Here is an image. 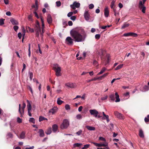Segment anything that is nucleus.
<instances>
[{"label":"nucleus","mask_w":149,"mask_h":149,"mask_svg":"<svg viewBox=\"0 0 149 149\" xmlns=\"http://www.w3.org/2000/svg\"><path fill=\"white\" fill-rule=\"evenodd\" d=\"M71 35L75 42H77L83 41L86 37V33L84 31L80 33L76 31H74L71 33Z\"/></svg>","instance_id":"nucleus-1"},{"label":"nucleus","mask_w":149,"mask_h":149,"mask_svg":"<svg viewBox=\"0 0 149 149\" xmlns=\"http://www.w3.org/2000/svg\"><path fill=\"white\" fill-rule=\"evenodd\" d=\"M41 20L42 23V31L41 30L39 26V24L38 22L35 25V31L36 32V34L38 36H39L40 34L41 35V36H42V34L44 33V28L45 27V24L44 21L42 18L41 17Z\"/></svg>","instance_id":"nucleus-2"},{"label":"nucleus","mask_w":149,"mask_h":149,"mask_svg":"<svg viewBox=\"0 0 149 149\" xmlns=\"http://www.w3.org/2000/svg\"><path fill=\"white\" fill-rule=\"evenodd\" d=\"M53 68L56 72V76L58 77L61 76V67L58 64H55L54 65Z\"/></svg>","instance_id":"nucleus-3"},{"label":"nucleus","mask_w":149,"mask_h":149,"mask_svg":"<svg viewBox=\"0 0 149 149\" xmlns=\"http://www.w3.org/2000/svg\"><path fill=\"white\" fill-rule=\"evenodd\" d=\"M84 17L85 20L87 22H92L93 20V19H91L90 14L88 11H85L84 14Z\"/></svg>","instance_id":"nucleus-4"},{"label":"nucleus","mask_w":149,"mask_h":149,"mask_svg":"<svg viewBox=\"0 0 149 149\" xmlns=\"http://www.w3.org/2000/svg\"><path fill=\"white\" fill-rule=\"evenodd\" d=\"M69 125V121L67 119H65L61 125V129H65L67 128Z\"/></svg>","instance_id":"nucleus-5"},{"label":"nucleus","mask_w":149,"mask_h":149,"mask_svg":"<svg viewBox=\"0 0 149 149\" xmlns=\"http://www.w3.org/2000/svg\"><path fill=\"white\" fill-rule=\"evenodd\" d=\"M73 40L70 37H68L65 39L66 43L68 45H72L73 44Z\"/></svg>","instance_id":"nucleus-6"},{"label":"nucleus","mask_w":149,"mask_h":149,"mask_svg":"<svg viewBox=\"0 0 149 149\" xmlns=\"http://www.w3.org/2000/svg\"><path fill=\"white\" fill-rule=\"evenodd\" d=\"M114 114L117 118L119 119H123L124 118V117L123 115L117 111H115L114 112Z\"/></svg>","instance_id":"nucleus-7"},{"label":"nucleus","mask_w":149,"mask_h":149,"mask_svg":"<svg viewBox=\"0 0 149 149\" xmlns=\"http://www.w3.org/2000/svg\"><path fill=\"white\" fill-rule=\"evenodd\" d=\"M80 6V3L77 2H74L73 4L71 5L70 6L73 10L75 9L76 8H79Z\"/></svg>","instance_id":"nucleus-8"},{"label":"nucleus","mask_w":149,"mask_h":149,"mask_svg":"<svg viewBox=\"0 0 149 149\" xmlns=\"http://www.w3.org/2000/svg\"><path fill=\"white\" fill-rule=\"evenodd\" d=\"M89 112L91 115H93L96 118L97 117V115L99 114L98 111L95 109L90 110Z\"/></svg>","instance_id":"nucleus-9"},{"label":"nucleus","mask_w":149,"mask_h":149,"mask_svg":"<svg viewBox=\"0 0 149 149\" xmlns=\"http://www.w3.org/2000/svg\"><path fill=\"white\" fill-rule=\"evenodd\" d=\"M27 107L28 109V114L30 116H32L30 112V111L31 110V104L28 100H27Z\"/></svg>","instance_id":"nucleus-10"},{"label":"nucleus","mask_w":149,"mask_h":149,"mask_svg":"<svg viewBox=\"0 0 149 149\" xmlns=\"http://www.w3.org/2000/svg\"><path fill=\"white\" fill-rule=\"evenodd\" d=\"M123 36L125 37L132 36L133 37H136L137 36V34L135 33L129 32L128 33H124L123 34Z\"/></svg>","instance_id":"nucleus-11"},{"label":"nucleus","mask_w":149,"mask_h":149,"mask_svg":"<svg viewBox=\"0 0 149 149\" xmlns=\"http://www.w3.org/2000/svg\"><path fill=\"white\" fill-rule=\"evenodd\" d=\"M65 86L67 87L71 88H75L77 86L76 84L72 83H68L65 84Z\"/></svg>","instance_id":"nucleus-12"},{"label":"nucleus","mask_w":149,"mask_h":149,"mask_svg":"<svg viewBox=\"0 0 149 149\" xmlns=\"http://www.w3.org/2000/svg\"><path fill=\"white\" fill-rule=\"evenodd\" d=\"M104 15L106 17H108L109 15V11L108 9V7L107 6L105 7L104 9Z\"/></svg>","instance_id":"nucleus-13"},{"label":"nucleus","mask_w":149,"mask_h":149,"mask_svg":"<svg viewBox=\"0 0 149 149\" xmlns=\"http://www.w3.org/2000/svg\"><path fill=\"white\" fill-rule=\"evenodd\" d=\"M58 109L57 107H54L50 109L49 110V112L51 113L52 114H53L58 111Z\"/></svg>","instance_id":"nucleus-14"},{"label":"nucleus","mask_w":149,"mask_h":149,"mask_svg":"<svg viewBox=\"0 0 149 149\" xmlns=\"http://www.w3.org/2000/svg\"><path fill=\"white\" fill-rule=\"evenodd\" d=\"M47 21L49 24L52 23V19L51 15L50 14H48L47 17Z\"/></svg>","instance_id":"nucleus-15"},{"label":"nucleus","mask_w":149,"mask_h":149,"mask_svg":"<svg viewBox=\"0 0 149 149\" xmlns=\"http://www.w3.org/2000/svg\"><path fill=\"white\" fill-rule=\"evenodd\" d=\"M10 21L13 25H17L19 24L18 22L13 18L11 19L10 20Z\"/></svg>","instance_id":"nucleus-16"},{"label":"nucleus","mask_w":149,"mask_h":149,"mask_svg":"<svg viewBox=\"0 0 149 149\" xmlns=\"http://www.w3.org/2000/svg\"><path fill=\"white\" fill-rule=\"evenodd\" d=\"M52 128L53 132H55L58 129V127L57 125L54 124L52 125Z\"/></svg>","instance_id":"nucleus-17"},{"label":"nucleus","mask_w":149,"mask_h":149,"mask_svg":"<svg viewBox=\"0 0 149 149\" xmlns=\"http://www.w3.org/2000/svg\"><path fill=\"white\" fill-rule=\"evenodd\" d=\"M139 135L141 138L144 137L143 132L141 129H140L139 130Z\"/></svg>","instance_id":"nucleus-18"},{"label":"nucleus","mask_w":149,"mask_h":149,"mask_svg":"<svg viewBox=\"0 0 149 149\" xmlns=\"http://www.w3.org/2000/svg\"><path fill=\"white\" fill-rule=\"evenodd\" d=\"M39 136L40 137H43L44 136V133L43 130L42 129H40L39 132Z\"/></svg>","instance_id":"nucleus-19"},{"label":"nucleus","mask_w":149,"mask_h":149,"mask_svg":"<svg viewBox=\"0 0 149 149\" xmlns=\"http://www.w3.org/2000/svg\"><path fill=\"white\" fill-rule=\"evenodd\" d=\"M25 132L23 131L20 134L19 138L21 139H24L25 137Z\"/></svg>","instance_id":"nucleus-20"},{"label":"nucleus","mask_w":149,"mask_h":149,"mask_svg":"<svg viewBox=\"0 0 149 149\" xmlns=\"http://www.w3.org/2000/svg\"><path fill=\"white\" fill-rule=\"evenodd\" d=\"M52 128L51 127L48 128L46 131L45 133L47 134H51L52 132Z\"/></svg>","instance_id":"nucleus-21"},{"label":"nucleus","mask_w":149,"mask_h":149,"mask_svg":"<svg viewBox=\"0 0 149 149\" xmlns=\"http://www.w3.org/2000/svg\"><path fill=\"white\" fill-rule=\"evenodd\" d=\"M116 96V100L115 102H119L120 101V99L119 98V95L118 94L117 92H116L115 93Z\"/></svg>","instance_id":"nucleus-22"},{"label":"nucleus","mask_w":149,"mask_h":149,"mask_svg":"<svg viewBox=\"0 0 149 149\" xmlns=\"http://www.w3.org/2000/svg\"><path fill=\"white\" fill-rule=\"evenodd\" d=\"M86 127L87 129L89 130H95V128L94 127L90 126H86Z\"/></svg>","instance_id":"nucleus-23"},{"label":"nucleus","mask_w":149,"mask_h":149,"mask_svg":"<svg viewBox=\"0 0 149 149\" xmlns=\"http://www.w3.org/2000/svg\"><path fill=\"white\" fill-rule=\"evenodd\" d=\"M108 143L107 142H104L103 143H100V147L107 146Z\"/></svg>","instance_id":"nucleus-24"},{"label":"nucleus","mask_w":149,"mask_h":149,"mask_svg":"<svg viewBox=\"0 0 149 149\" xmlns=\"http://www.w3.org/2000/svg\"><path fill=\"white\" fill-rule=\"evenodd\" d=\"M63 102H64L60 100V98H58L57 99V103L58 105H60Z\"/></svg>","instance_id":"nucleus-25"},{"label":"nucleus","mask_w":149,"mask_h":149,"mask_svg":"<svg viewBox=\"0 0 149 149\" xmlns=\"http://www.w3.org/2000/svg\"><path fill=\"white\" fill-rule=\"evenodd\" d=\"M82 145V143H74L73 144V146L74 148H75L76 147H80Z\"/></svg>","instance_id":"nucleus-26"},{"label":"nucleus","mask_w":149,"mask_h":149,"mask_svg":"<svg viewBox=\"0 0 149 149\" xmlns=\"http://www.w3.org/2000/svg\"><path fill=\"white\" fill-rule=\"evenodd\" d=\"M34 9L33 11H36L38 9V6H36L34 5H33L32 6V9Z\"/></svg>","instance_id":"nucleus-27"},{"label":"nucleus","mask_w":149,"mask_h":149,"mask_svg":"<svg viewBox=\"0 0 149 149\" xmlns=\"http://www.w3.org/2000/svg\"><path fill=\"white\" fill-rule=\"evenodd\" d=\"M129 26V24L127 23H125L123 25L121 29H124L125 28L128 27Z\"/></svg>","instance_id":"nucleus-28"},{"label":"nucleus","mask_w":149,"mask_h":149,"mask_svg":"<svg viewBox=\"0 0 149 149\" xmlns=\"http://www.w3.org/2000/svg\"><path fill=\"white\" fill-rule=\"evenodd\" d=\"M123 64H121L119 65L115 68V70H117L118 69L121 68L123 67Z\"/></svg>","instance_id":"nucleus-29"},{"label":"nucleus","mask_w":149,"mask_h":149,"mask_svg":"<svg viewBox=\"0 0 149 149\" xmlns=\"http://www.w3.org/2000/svg\"><path fill=\"white\" fill-rule=\"evenodd\" d=\"M47 120V118H45L44 117H43L42 116H40V117L39 118V122H40L41 121H43L44 120Z\"/></svg>","instance_id":"nucleus-30"},{"label":"nucleus","mask_w":149,"mask_h":149,"mask_svg":"<svg viewBox=\"0 0 149 149\" xmlns=\"http://www.w3.org/2000/svg\"><path fill=\"white\" fill-rule=\"evenodd\" d=\"M115 1H111V7L112 9H113V11H115V9L113 8V6L114 5Z\"/></svg>","instance_id":"nucleus-31"},{"label":"nucleus","mask_w":149,"mask_h":149,"mask_svg":"<svg viewBox=\"0 0 149 149\" xmlns=\"http://www.w3.org/2000/svg\"><path fill=\"white\" fill-rule=\"evenodd\" d=\"M109 97L111 100L114 101L115 100V96L114 94H111L109 96Z\"/></svg>","instance_id":"nucleus-32"},{"label":"nucleus","mask_w":149,"mask_h":149,"mask_svg":"<svg viewBox=\"0 0 149 149\" xmlns=\"http://www.w3.org/2000/svg\"><path fill=\"white\" fill-rule=\"evenodd\" d=\"M106 69L104 68H103L100 71L98 74V75H100L103 73L106 70Z\"/></svg>","instance_id":"nucleus-33"},{"label":"nucleus","mask_w":149,"mask_h":149,"mask_svg":"<svg viewBox=\"0 0 149 149\" xmlns=\"http://www.w3.org/2000/svg\"><path fill=\"white\" fill-rule=\"evenodd\" d=\"M106 116H108V117L107 118L106 116H104L102 117V119L103 120H104L106 119L107 120V123H109V116L108 115H106Z\"/></svg>","instance_id":"nucleus-34"},{"label":"nucleus","mask_w":149,"mask_h":149,"mask_svg":"<svg viewBox=\"0 0 149 149\" xmlns=\"http://www.w3.org/2000/svg\"><path fill=\"white\" fill-rule=\"evenodd\" d=\"M83 131L81 130H79V131L77 132L76 133L77 135L79 136L81 135Z\"/></svg>","instance_id":"nucleus-35"},{"label":"nucleus","mask_w":149,"mask_h":149,"mask_svg":"<svg viewBox=\"0 0 149 149\" xmlns=\"http://www.w3.org/2000/svg\"><path fill=\"white\" fill-rule=\"evenodd\" d=\"M65 109L67 110H70V105L68 104H66L65 106Z\"/></svg>","instance_id":"nucleus-36"},{"label":"nucleus","mask_w":149,"mask_h":149,"mask_svg":"<svg viewBox=\"0 0 149 149\" xmlns=\"http://www.w3.org/2000/svg\"><path fill=\"white\" fill-rule=\"evenodd\" d=\"M29 121L30 122L32 123H35V119L33 118H29Z\"/></svg>","instance_id":"nucleus-37"},{"label":"nucleus","mask_w":149,"mask_h":149,"mask_svg":"<svg viewBox=\"0 0 149 149\" xmlns=\"http://www.w3.org/2000/svg\"><path fill=\"white\" fill-rule=\"evenodd\" d=\"M144 3H143V2H142V1H140L139 4V8H141V7H142L143 6H144Z\"/></svg>","instance_id":"nucleus-38"},{"label":"nucleus","mask_w":149,"mask_h":149,"mask_svg":"<svg viewBox=\"0 0 149 149\" xmlns=\"http://www.w3.org/2000/svg\"><path fill=\"white\" fill-rule=\"evenodd\" d=\"M90 146L89 144H86L84 146V147L82 148V149H87V148H89Z\"/></svg>","instance_id":"nucleus-39"},{"label":"nucleus","mask_w":149,"mask_h":149,"mask_svg":"<svg viewBox=\"0 0 149 149\" xmlns=\"http://www.w3.org/2000/svg\"><path fill=\"white\" fill-rule=\"evenodd\" d=\"M144 120L146 123L149 122V115H148L145 118Z\"/></svg>","instance_id":"nucleus-40"},{"label":"nucleus","mask_w":149,"mask_h":149,"mask_svg":"<svg viewBox=\"0 0 149 149\" xmlns=\"http://www.w3.org/2000/svg\"><path fill=\"white\" fill-rule=\"evenodd\" d=\"M99 140L100 141H104V142H107L106 141V139L102 137H100L99 138Z\"/></svg>","instance_id":"nucleus-41"},{"label":"nucleus","mask_w":149,"mask_h":149,"mask_svg":"<svg viewBox=\"0 0 149 149\" xmlns=\"http://www.w3.org/2000/svg\"><path fill=\"white\" fill-rule=\"evenodd\" d=\"M76 118L77 119L80 120L82 118V116L80 114L77 115L76 116Z\"/></svg>","instance_id":"nucleus-42"},{"label":"nucleus","mask_w":149,"mask_h":149,"mask_svg":"<svg viewBox=\"0 0 149 149\" xmlns=\"http://www.w3.org/2000/svg\"><path fill=\"white\" fill-rule=\"evenodd\" d=\"M4 19H0V26L4 24Z\"/></svg>","instance_id":"nucleus-43"},{"label":"nucleus","mask_w":149,"mask_h":149,"mask_svg":"<svg viewBox=\"0 0 149 149\" xmlns=\"http://www.w3.org/2000/svg\"><path fill=\"white\" fill-rule=\"evenodd\" d=\"M139 8L142 9V11L143 13H145V10L146 9V8L145 7L143 6L141 8Z\"/></svg>","instance_id":"nucleus-44"},{"label":"nucleus","mask_w":149,"mask_h":149,"mask_svg":"<svg viewBox=\"0 0 149 149\" xmlns=\"http://www.w3.org/2000/svg\"><path fill=\"white\" fill-rule=\"evenodd\" d=\"M91 143L97 147H100V143H97L94 142H91Z\"/></svg>","instance_id":"nucleus-45"},{"label":"nucleus","mask_w":149,"mask_h":149,"mask_svg":"<svg viewBox=\"0 0 149 149\" xmlns=\"http://www.w3.org/2000/svg\"><path fill=\"white\" fill-rule=\"evenodd\" d=\"M17 122L18 123H21L22 122V119L18 117L17 118Z\"/></svg>","instance_id":"nucleus-46"},{"label":"nucleus","mask_w":149,"mask_h":149,"mask_svg":"<svg viewBox=\"0 0 149 149\" xmlns=\"http://www.w3.org/2000/svg\"><path fill=\"white\" fill-rule=\"evenodd\" d=\"M7 136L8 138H13V135L11 133L9 132L8 133Z\"/></svg>","instance_id":"nucleus-47"},{"label":"nucleus","mask_w":149,"mask_h":149,"mask_svg":"<svg viewBox=\"0 0 149 149\" xmlns=\"http://www.w3.org/2000/svg\"><path fill=\"white\" fill-rule=\"evenodd\" d=\"M73 14V12H69L67 14V16L68 17H70L72 16Z\"/></svg>","instance_id":"nucleus-48"},{"label":"nucleus","mask_w":149,"mask_h":149,"mask_svg":"<svg viewBox=\"0 0 149 149\" xmlns=\"http://www.w3.org/2000/svg\"><path fill=\"white\" fill-rule=\"evenodd\" d=\"M26 29H28L29 31L31 32H33L34 31V30L33 29H31L29 26L26 27Z\"/></svg>","instance_id":"nucleus-49"},{"label":"nucleus","mask_w":149,"mask_h":149,"mask_svg":"<svg viewBox=\"0 0 149 149\" xmlns=\"http://www.w3.org/2000/svg\"><path fill=\"white\" fill-rule=\"evenodd\" d=\"M88 7L89 9H92L94 8V5L93 4L91 3L89 5Z\"/></svg>","instance_id":"nucleus-50"},{"label":"nucleus","mask_w":149,"mask_h":149,"mask_svg":"<svg viewBox=\"0 0 149 149\" xmlns=\"http://www.w3.org/2000/svg\"><path fill=\"white\" fill-rule=\"evenodd\" d=\"M108 96L107 95H105L104 97H102L101 98V100H106L108 98Z\"/></svg>","instance_id":"nucleus-51"},{"label":"nucleus","mask_w":149,"mask_h":149,"mask_svg":"<svg viewBox=\"0 0 149 149\" xmlns=\"http://www.w3.org/2000/svg\"><path fill=\"white\" fill-rule=\"evenodd\" d=\"M100 34H96L95 36V38L96 39H99L100 38Z\"/></svg>","instance_id":"nucleus-52"},{"label":"nucleus","mask_w":149,"mask_h":149,"mask_svg":"<svg viewBox=\"0 0 149 149\" xmlns=\"http://www.w3.org/2000/svg\"><path fill=\"white\" fill-rule=\"evenodd\" d=\"M70 19L73 21H75L76 19V17L75 16H72L70 17Z\"/></svg>","instance_id":"nucleus-53"},{"label":"nucleus","mask_w":149,"mask_h":149,"mask_svg":"<svg viewBox=\"0 0 149 149\" xmlns=\"http://www.w3.org/2000/svg\"><path fill=\"white\" fill-rule=\"evenodd\" d=\"M56 5L58 7L60 6H61V3L60 1H58L56 2Z\"/></svg>","instance_id":"nucleus-54"},{"label":"nucleus","mask_w":149,"mask_h":149,"mask_svg":"<svg viewBox=\"0 0 149 149\" xmlns=\"http://www.w3.org/2000/svg\"><path fill=\"white\" fill-rule=\"evenodd\" d=\"M20 107H21V104H19V111L21 115V117H22V113L21 112L20 110Z\"/></svg>","instance_id":"nucleus-55"},{"label":"nucleus","mask_w":149,"mask_h":149,"mask_svg":"<svg viewBox=\"0 0 149 149\" xmlns=\"http://www.w3.org/2000/svg\"><path fill=\"white\" fill-rule=\"evenodd\" d=\"M29 77L30 79L31 80L33 77V74L32 72H29Z\"/></svg>","instance_id":"nucleus-56"},{"label":"nucleus","mask_w":149,"mask_h":149,"mask_svg":"<svg viewBox=\"0 0 149 149\" xmlns=\"http://www.w3.org/2000/svg\"><path fill=\"white\" fill-rule=\"evenodd\" d=\"M13 29L14 30L16 31H17V30L19 29V27L18 26H15L13 27Z\"/></svg>","instance_id":"nucleus-57"},{"label":"nucleus","mask_w":149,"mask_h":149,"mask_svg":"<svg viewBox=\"0 0 149 149\" xmlns=\"http://www.w3.org/2000/svg\"><path fill=\"white\" fill-rule=\"evenodd\" d=\"M22 31H23V38H24V37L25 36V30L24 28V27H22Z\"/></svg>","instance_id":"nucleus-58"},{"label":"nucleus","mask_w":149,"mask_h":149,"mask_svg":"<svg viewBox=\"0 0 149 149\" xmlns=\"http://www.w3.org/2000/svg\"><path fill=\"white\" fill-rule=\"evenodd\" d=\"M144 88L145 89V90H144V91H148L149 89L148 87L147 86H144Z\"/></svg>","instance_id":"nucleus-59"},{"label":"nucleus","mask_w":149,"mask_h":149,"mask_svg":"<svg viewBox=\"0 0 149 149\" xmlns=\"http://www.w3.org/2000/svg\"><path fill=\"white\" fill-rule=\"evenodd\" d=\"M4 2L5 4L7 5L8 4L9 1V0H4Z\"/></svg>","instance_id":"nucleus-60"},{"label":"nucleus","mask_w":149,"mask_h":149,"mask_svg":"<svg viewBox=\"0 0 149 149\" xmlns=\"http://www.w3.org/2000/svg\"><path fill=\"white\" fill-rule=\"evenodd\" d=\"M140 54L141 55L143 56V58H144L145 56V53L143 52H141Z\"/></svg>","instance_id":"nucleus-61"},{"label":"nucleus","mask_w":149,"mask_h":149,"mask_svg":"<svg viewBox=\"0 0 149 149\" xmlns=\"http://www.w3.org/2000/svg\"><path fill=\"white\" fill-rule=\"evenodd\" d=\"M17 35H18V37L20 39L21 38L22 36V34L21 33H19Z\"/></svg>","instance_id":"nucleus-62"},{"label":"nucleus","mask_w":149,"mask_h":149,"mask_svg":"<svg viewBox=\"0 0 149 149\" xmlns=\"http://www.w3.org/2000/svg\"><path fill=\"white\" fill-rule=\"evenodd\" d=\"M68 24L70 26H71L73 24V23L72 21H69L68 22Z\"/></svg>","instance_id":"nucleus-63"},{"label":"nucleus","mask_w":149,"mask_h":149,"mask_svg":"<svg viewBox=\"0 0 149 149\" xmlns=\"http://www.w3.org/2000/svg\"><path fill=\"white\" fill-rule=\"evenodd\" d=\"M33 13L35 15V16L38 18L39 17L36 11H34Z\"/></svg>","instance_id":"nucleus-64"}]
</instances>
